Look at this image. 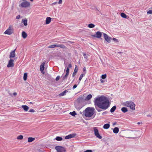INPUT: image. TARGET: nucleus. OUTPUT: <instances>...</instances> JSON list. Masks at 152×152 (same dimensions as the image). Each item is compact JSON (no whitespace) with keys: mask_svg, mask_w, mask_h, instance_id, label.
<instances>
[{"mask_svg":"<svg viewBox=\"0 0 152 152\" xmlns=\"http://www.w3.org/2000/svg\"><path fill=\"white\" fill-rule=\"evenodd\" d=\"M96 110L98 112L107 110L110 106L108 99L104 96L97 97L94 101Z\"/></svg>","mask_w":152,"mask_h":152,"instance_id":"obj_1","label":"nucleus"},{"mask_svg":"<svg viewBox=\"0 0 152 152\" xmlns=\"http://www.w3.org/2000/svg\"><path fill=\"white\" fill-rule=\"evenodd\" d=\"M95 109L94 107H88L85 111V116L87 117H91L94 114Z\"/></svg>","mask_w":152,"mask_h":152,"instance_id":"obj_2","label":"nucleus"},{"mask_svg":"<svg viewBox=\"0 0 152 152\" xmlns=\"http://www.w3.org/2000/svg\"><path fill=\"white\" fill-rule=\"evenodd\" d=\"M123 105L125 106L129 107L132 110H135V104L132 102L126 101L123 103Z\"/></svg>","mask_w":152,"mask_h":152,"instance_id":"obj_3","label":"nucleus"},{"mask_svg":"<svg viewBox=\"0 0 152 152\" xmlns=\"http://www.w3.org/2000/svg\"><path fill=\"white\" fill-rule=\"evenodd\" d=\"M13 33V29L12 26H10L9 28L4 32L5 34L10 35Z\"/></svg>","mask_w":152,"mask_h":152,"instance_id":"obj_4","label":"nucleus"},{"mask_svg":"<svg viewBox=\"0 0 152 152\" xmlns=\"http://www.w3.org/2000/svg\"><path fill=\"white\" fill-rule=\"evenodd\" d=\"M93 130L95 136L99 139H101L102 138V137L100 135L97 127L93 128Z\"/></svg>","mask_w":152,"mask_h":152,"instance_id":"obj_5","label":"nucleus"},{"mask_svg":"<svg viewBox=\"0 0 152 152\" xmlns=\"http://www.w3.org/2000/svg\"><path fill=\"white\" fill-rule=\"evenodd\" d=\"M55 149L57 151V152H66L65 148L62 146H56Z\"/></svg>","mask_w":152,"mask_h":152,"instance_id":"obj_6","label":"nucleus"},{"mask_svg":"<svg viewBox=\"0 0 152 152\" xmlns=\"http://www.w3.org/2000/svg\"><path fill=\"white\" fill-rule=\"evenodd\" d=\"M30 5V3L28 1H24L22 2L20 5V6L22 7H29Z\"/></svg>","mask_w":152,"mask_h":152,"instance_id":"obj_7","label":"nucleus"},{"mask_svg":"<svg viewBox=\"0 0 152 152\" xmlns=\"http://www.w3.org/2000/svg\"><path fill=\"white\" fill-rule=\"evenodd\" d=\"M103 36L106 41L108 43H110L112 39L111 37H109L106 34L103 33Z\"/></svg>","mask_w":152,"mask_h":152,"instance_id":"obj_8","label":"nucleus"},{"mask_svg":"<svg viewBox=\"0 0 152 152\" xmlns=\"http://www.w3.org/2000/svg\"><path fill=\"white\" fill-rule=\"evenodd\" d=\"M85 100V99H84L82 97H79L77 99V101L78 103L80 104L81 105L84 103Z\"/></svg>","mask_w":152,"mask_h":152,"instance_id":"obj_9","label":"nucleus"},{"mask_svg":"<svg viewBox=\"0 0 152 152\" xmlns=\"http://www.w3.org/2000/svg\"><path fill=\"white\" fill-rule=\"evenodd\" d=\"M14 60L12 59H10L8 62V64L7 65L8 67H13L14 66V64L13 63Z\"/></svg>","mask_w":152,"mask_h":152,"instance_id":"obj_10","label":"nucleus"},{"mask_svg":"<svg viewBox=\"0 0 152 152\" xmlns=\"http://www.w3.org/2000/svg\"><path fill=\"white\" fill-rule=\"evenodd\" d=\"M66 75L63 77L62 79L63 80H65L66 79L68 75H69V67H67L66 70Z\"/></svg>","mask_w":152,"mask_h":152,"instance_id":"obj_11","label":"nucleus"},{"mask_svg":"<svg viewBox=\"0 0 152 152\" xmlns=\"http://www.w3.org/2000/svg\"><path fill=\"white\" fill-rule=\"evenodd\" d=\"M102 35V33L100 31H97L96 32V34L93 36L94 37L97 38H100Z\"/></svg>","mask_w":152,"mask_h":152,"instance_id":"obj_12","label":"nucleus"},{"mask_svg":"<svg viewBox=\"0 0 152 152\" xmlns=\"http://www.w3.org/2000/svg\"><path fill=\"white\" fill-rule=\"evenodd\" d=\"M16 49H15L12 51L11 52L10 55V58H14L15 57V52Z\"/></svg>","mask_w":152,"mask_h":152,"instance_id":"obj_13","label":"nucleus"},{"mask_svg":"<svg viewBox=\"0 0 152 152\" xmlns=\"http://www.w3.org/2000/svg\"><path fill=\"white\" fill-rule=\"evenodd\" d=\"M75 136V135L74 134H69L67 136H66L65 138L66 139H68L70 138H72L74 137Z\"/></svg>","mask_w":152,"mask_h":152,"instance_id":"obj_14","label":"nucleus"},{"mask_svg":"<svg viewBox=\"0 0 152 152\" xmlns=\"http://www.w3.org/2000/svg\"><path fill=\"white\" fill-rule=\"evenodd\" d=\"M45 63V62H43L40 66V70L41 72H42L44 70Z\"/></svg>","mask_w":152,"mask_h":152,"instance_id":"obj_15","label":"nucleus"},{"mask_svg":"<svg viewBox=\"0 0 152 152\" xmlns=\"http://www.w3.org/2000/svg\"><path fill=\"white\" fill-rule=\"evenodd\" d=\"M75 67L72 75L73 77H74L75 76L78 70L77 65H75Z\"/></svg>","mask_w":152,"mask_h":152,"instance_id":"obj_16","label":"nucleus"},{"mask_svg":"<svg viewBox=\"0 0 152 152\" xmlns=\"http://www.w3.org/2000/svg\"><path fill=\"white\" fill-rule=\"evenodd\" d=\"M80 104L78 103V104H76L75 105V107L78 110H80L83 106V105H80Z\"/></svg>","mask_w":152,"mask_h":152,"instance_id":"obj_17","label":"nucleus"},{"mask_svg":"<svg viewBox=\"0 0 152 152\" xmlns=\"http://www.w3.org/2000/svg\"><path fill=\"white\" fill-rule=\"evenodd\" d=\"M51 18L49 17H48L46 18V21H45V23L46 24H49L51 20Z\"/></svg>","mask_w":152,"mask_h":152,"instance_id":"obj_18","label":"nucleus"},{"mask_svg":"<svg viewBox=\"0 0 152 152\" xmlns=\"http://www.w3.org/2000/svg\"><path fill=\"white\" fill-rule=\"evenodd\" d=\"M92 95L91 94H89L86 97L85 99L86 101H88L90 100L92 97Z\"/></svg>","mask_w":152,"mask_h":152,"instance_id":"obj_19","label":"nucleus"},{"mask_svg":"<svg viewBox=\"0 0 152 152\" xmlns=\"http://www.w3.org/2000/svg\"><path fill=\"white\" fill-rule=\"evenodd\" d=\"M119 128L117 127H115L113 129V132L115 134H117L118 132Z\"/></svg>","mask_w":152,"mask_h":152,"instance_id":"obj_20","label":"nucleus"},{"mask_svg":"<svg viewBox=\"0 0 152 152\" xmlns=\"http://www.w3.org/2000/svg\"><path fill=\"white\" fill-rule=\"evenodd\" d=\"M28 142H31L34 141L35 140V139L34 138L29 137L28 138Z\"/></svg>","mask_w":152,"mask_h":152,"instance_id":"obj_21","label":"nucleus"},{"mask_svg":"<svg viewBox=\"0 0 152 152\" xmlns=\"http://www.w3.org/2000/svg\"><path fill=\"white\" fill-rule=\"evenodd\" d=\"M110 127V125L108 124H104L103 126V128L105 129H108Z\"/></svg>","mask_w":152,"mask_h":152,"instance_id":"obj_22","label":"nucleus"},{"mask_svg":"<svg viewBox=\"0 0 152 152\" xmlns=\"http://www.w3.org/2000/svg\"><path fill=\"white\" fill-rule=\"evenodd\" d=\"M22 107L26 111H27L29 109V107L26 105H22Z\"/></svg>","mask_w":152,"mask_h":152,"instance_id":"obj_23","label":"nucleus"},{"mask_svg":"<svg viewBox=\"0 0 152 152\" xmlns=\"http://www.w3.org/2000/svg\"><path fill=\"white\" fill-rule=\"evenodd\" d=\"M22 22H23L25 26H26L27 25V20L26 19H23L22 20Z\"/></svg>","mask_w":152,"mask_h":152,"instance_id":"obj_24","label":"nucleus"},{"mask_svg":"<svg viewBox=\"0 0 152 152\" xmlns=\"http://www.w3.org/2000/svg\"><path fill=\"white\" fill-rule=\"evenodd\" d=\"M22 37L24 39H25L26 38L27 36V34L24 31H23L22 33Z\"/></svg>","mask_w":152,"mask_h":152,"instance_id":"obj_25","label":"nucleus"},{"mask_svg":"<svg viewBox=\"0 0 152 152\" xmlns=\"http://www.w3.org/2000/svg\"><path fill=\"white\" fill-rule=\"evenodd\" d=\"M83 56L84 57V59H85V60L86 61H87L88 60V56H89L88 55H87L85 53H83Z\"/></svg>","mask_w":152,"mask_h":152,"instance_id":"obj_26","label":"nucleus"},{"mask_svg":"<svg viewBox=\"0 0 152 152\" xmlns=\"http://www.w3.org/2000/svg\"><path fill=\"white\" fill-rule=\"evenodd\" d=\"M121 111L124 113H125L128 111V109L127 108L123 107L121 109Z\"/></svg>","mask_w":152,"mask_h":152,"instance_id":"obj_27","label":"nucleus"},{"mask_svg":"<svg viewBox=\"0 0 152 152\" xmlns=\"http://www.w3.org/2000/svg\"><path fill=\"white\" fill-rule=\"evenodd\" d=\"M67 90H65L63 92H62L59 94V96H62L64 95L66 93L68 92Z\"/></svg>","mask_w":152,"mask_h":152,"instance_id":"obj_28","label":"nucleus"},{"mask_svg":"<svg viewBox=\"0 0 152 152\" xmlns=\"http://www.w3.org/2000/svg\"><path fill=\"white\" fill-rule=\"evenodd\" d=\"M116 106H113L110 109V112L111 113H113L115 111L116 109Z\"/></svg>","mask_w":152,"mask_h":152,"instance_id":"obj_29","label":"nucleus"},{"mask_svg":"<svg viewBox=\"0 0 152 152\" xmlns=\"http://www.w3.org/2000/svg\"><path fill=\"white\" fill-rule=\"evenodd\" d=\"M95 26V25L92 23H90L88 25V27L90 28H94Z\"/></svg>","mask_w":152,"mask_h":152,"instance_id":"obj_30","label":"nucleus"},{"mask_svg":"<svg viewBox=\"0 0 152 152\" xmlns=\"http://www.w3.org/2000/svg\"><path fill=\"white\" fill-rule=\"evenodd\" d=\"M121 17L123 18H127V15H126L124 13H121Z\"/></svg>","mask_w":152,"mask_h":152,"instance_id":"obj_31","label":"nucleus"},{"mask_svg":"<svg viewBox=\"0 0 152 152\" xmlns=\"http://www.w3.org/2000/svg\"><path fill=\"white\" fill-rule=\"evenodd\" d=\"M69 114L72 116H75L77 114L74 111L72 112H71L69 113Z\"/></svg>","mask_w":152,"mask_h":152,"instance_id":"obj_32","label":"nucleus"},{"mask_svg":"<svg viewBox=\"0 0 152 152\" xmlns=\"http://www.w3.org/2000/svg\"><path fill=\"white\" fill-rule=\"evenodd\" d=\"M27 73H25L23 75V80H26L27 78Z\"/></svg>","mask_w":152,"mask_h":152,"instance_id":"obj_33","label":"nucleus"},{"mask_svg":"<svg viewBox=\"0 0 152 152\" xmlns=\"http://www.w3.org/2000/svg\"><path fill=\"white\" fill-rule=\"evenodd\" d=\"M56 139L57 141H61L62 140V138L61 137H56Z\"/></svg>","mask_w":152,"mask_h":152,"instance_id":"obj_34","label":"nucleus"},{"mask_svg":"<svg viewBox=\"0 0 152 152\" xmlns=\"http://www.w3.org/2000/svg\"><path fill=\"white\" fill-rule=\"evenodd\" d=\"M23 136L22 135H20L18 136L17 137V139L18 140H22L23 139Z\"/></svg>","mask_w":152,"mask_h":152,"instance_id":"obj_35","label":"nucleus"},{"mask_svg":"<svg viewBox=\"0 0 152 152\" xmlns=\"http://www.w3.org/2000/svg\"><path fill=\"white\" fill-rule=\"evenodd\" d=\"M84 75H85V74H82L80 75V77L79 78V80L80 81L81 80L83 77L84 76Z\"/></svg>","mask_w":152,"mask_h":152,"instance_id":"obj_36","label":"nucleus"},{"mask_svg":"<svg viewBox=\"0 0 152 152\" xmlns=\"http://www.w3.org/2000/svg\"><path fill=\"white\" fill-rule=\"evenodd\" d=\"M55 47V44L51 45H50L48 47V48H54Z\"/></svg>","mask_w":152,"mask_h":152,"instance_id":"obj_37","label":"nucleus"},{"mask_svg":"<svg viewBox=\"0 0 152 152\" xmlns=\"http://www.w3.org/2000/svg\"><path fill=\"white\" fill-rule=\"evenodd\" d=\"M139 131H138V130H131V132H130V134H132V133H131V132H133V134H135V133L137 132H138Z\"/></svg>","mask_w":152,"mask_h":152,"instance_id":"obj_38","label":"nucleus"},{"mask_svg":"<svg viewBox=\"0 0 152 152\" xmlns=\"http://www.w3.org/2000/svg\"><path fill=\"white\" fill-rule=\"evenodd\" d=\"M59 47L63 49H64L66 48V47L64 45L62 44H60Z\"/></svg>","mask_w":152,"mask_h":152,"instance_id":"obj_39","label":"nucleus"},{"mask_svg":"<svg viewBox=\"0 0 152 152\" xmlns=\"http://www.w3.org/2000/svg\"><path fill=\"white\" fill-rule=\"evenodd\" d=\"M106 77H107V75L106 74L102 75V77H101L102 78V79H105V78H106Z\"/></svg>","mask_w":152,"mask_h":152,"instance_id":"obj_40","label":"nucleus"},{"mask_svg":"<svg viewBox=\"0 0 152 152\" xmlns=\"http://www.w3.org/2000/svg\"><path fill=\"white\" fill-rule=\"evenodd\" d=\"M147 13L148 14H152V10H150L147 12Z\"/></svg>","mask_w":152,"mask_h":152,"instance_id":"obj_41","label":"nucleus"},{"mask_svg":"<svg viewBox=\"0 0 152 152\" xmlns=\"http://www.w3.org/2000/svg\"><path fill=\"white\" fill-rule=\"evenodd\" d=\"M113 39L114 41H115L116 42H118V40L115 38H113V39Z\"/></svg>","mask_w":152,"mask_h":152,"instance_id":"obj_42","label":"nucleus"},{"mask_svg":"<svg viewBox=\"0 0 152 152\" xmlns=\"http://www.w3.org/2000/svg\"><path fill=\"white\" fill-rule=\"evenodd\" d=\"M60 77L59 76H57L56 79V80L58 81L59 80V79L60 78Z\"/></svg>","mask_w":152,"mask_h":152,"instance_id":"obj_43","label":"nucleus"},{"mask_svg":"<svg viewBox=\"0 0 152 152\" xmlns=\"http://www.w3.org/2000/svg\"><path fill=\"white\" fill-rule=\"evenodd\" d=\"M35 112V110L33 109H30L29 110V112H33V113H34Z\"/></svg>","mask_w":152,"mask_h":152,"instance_id":"obj_44","label":"nucleus"},{"mask_svg":"<svg viewBox=\"0 0 152 152\" xmlns=\"http://www.w3.org/2000/svg\"><path fill=\"white\" fill-rule=\"evenodd\" d=\"M84 152H92V151L90 150H88L85 151Z\"/></svg>","mask_w":152,"mask_h":152,"instance_id":"obj_45","label":"nucleus"},{"mask_svg":"<svg viewBox=\"0 0 152 152\" xmlns=\"http://www.w3.org/2000/svg\"><path fill=\"white\" fill-rule=\"evenodd\" d=\"M77 87V85L76 84L74 85L73 87V89H74L75 88H76Z\"/></svg>","mask_w":152,"mask_h":152,"instance_id":"obj_46","label":"nucleus"},{"mask_svg":"<svg viewBox=\"0 0 152 152\" xmlns=\"http://www.w3.org/2000/svg\"><path fill=\"white\" fill-rule=\"evenodd\" d=\"M20 18V15H17L16 17V19H18Z\"/></svg>","mask_w":152,"mask_h":152,"instance_id":"obj_47","label":"nucleus"},{"mask_svg":"<svg viewBox=\"0 0 152 152\" xmlns=\"http://www.w3.org/2000/svg\"><path fill=\"white\" fill-rule=\"evenodd\" d=\"M62 0H59L58 2V3L60 4H61L62 3Z\"/></svg>","mask_w":152,"mask_h":152,"instance_id":"obj_48","label":"nucleus"},{"mask_svg":"<svg viewBox=\"0 0 152 152\" xmlns=\"http://www.w3.org/2000/svg\"><path fill=\"white\" fill-rule=\"evenodd\" d=\"M55 47H59V46H60V44H55Z\"/></svg>","mask_w":152,"mask_h":152,"instance_id":"obj_49","label":"nucleus"},{"mask_svg":"<svg viewBox=\"0 0 152 152\" xmlns=\"http://www.w3.org/2000/svg\"><path fill=\"white\" fill-rule=\"evenodd\" d=\"M57 3V2H54L52 4V5H54L56 4Z\"/></svg>","mask_w":152,"mask_h":152,"instance_id":"obj_50","label":"nucleus"},{"mask_svg":"<svg viewBox=\"0 0 152 152\" xmlns=\"http://www.w3.org/2000/svg\"><path fill=\"white\" fill-rule=\"evenodd\" d=\"M69 68H71L72 67V65L71 64H69L68 65Z\"/></svg>","mask_w":152,"mask_h":152,"instance_id":"obj_51","label":"nucleus"},{"mask_svg":"<svg viewBox=\"0 0 152 152\" xmlns=\"http://www.w3.org/2000/svg\"><path fill=\"white\" fill-rule=\"evenodd\" d=\"M116 122H115L113 123V126H114L115 125H116Z\"/></svg>","mask_w":152,"mask_h":152,"instance_id":"obj_52","label":"nucleus"},{"mask_svg":"<svg viewBox=\"0 0 152 152\" xmlns=\"http://www.w3.org/2000/svg\"><path fill=\"white\" fill-rule=\"evenodd\" d=\"M17 94L16 92H14L13 93V95L14 96H16Z\"/></svg>","mask_w":152,"mask_h":152,"instance_id":"obj_53","label":"nucleus"},{"mask_svg":"<svg viewBox=\"0 0 152 152\" xmlns=\"http://www.w3.org/2000/svg\"><path fill=\"white\" fill-rule=\"evenodd\" d=\"M100 81H101V83H103L104 82V81L102 79L100 80Z\"/></svg>","mask_w":152,"mask_h":152,"instance_id":"obj_54","label":"nucleus"},{"mask_svg":"<svg viewBox=\"0 0 152 152\" xmlns=\"http://www.w3.org/2000/svg\"><path fill=\"white\" fill-rule=\"evenodd\" d=\"M83 71H86V69L85 68H84L83 69Z\"/></svg>","mask_w":152,"mask_h":152,"instance_id":"obj_55","label":"nucleus"},{"mask_svg":"<svg viewBox=\"0 0 152 152\" xmlns=\"http://www.w3.org/2000/svg\"><path fill=\"white\" fill-rule=\"evenodd\" d=\"M106 112H103V113H102V114L103 115H104V114H106Z\"/></svg>","mask_w":152,"mask_h":152,"instance_id":"obj_56","label":"nucleus"},{"mask_svg":"<svg viewBox=\"0 0 152 152\" xmlns=\"http://www.w3.org/2000/svg\"><path fill=\"white\" fill-rule=\"evenodd\" d=\"M141 123V122H138V123H137V124H140Z\"/></svg>","mask_w":152,"mask_h":152,"instance_id":"obj_57","label":"nucleus"},{"mask_svg":"<svg viewBox=\"0 0 152 152\" xmlns=\"http://www.w3.org/2000/svg\"><path fill=\"white\" fill-rule=\"evenodd\" d=\"M147 116L148 117H151V115H147Z\"/></svg>","mask_w":152,"mask_h":152,"instance_id":"obj_58","label":"nucleus"},{"mask_svg":"<svg viewBox=\"0 0 152 152\" xmlns=\"http://www.w3.org/2000/svg\"><path fill=\"white\" fill-rule=\"evenodd\" d=\"M70 42L71 43H73V42Z\"/></svg>","mask_w":152,"mask_h":152,"instance_id":"obj_59","label":"nucleus"},{"mask_svg":"<svg viewBox=\"0 0 152 152\" xmlns=\"http://www.w3.org/2000/svg\"><path fill=\"white\" fill-rule=\"evenodd\" d=\"M30 104H32V102H30Z\"/></svg>","mask_w":152,"mask_h":152,"instance_id":"obj_60","label":"nucleus"},{"mask_svg":"<svg viewBox=\"0 0 152 152\" xmlns=\"http://www.w3.org/2000/svg\"><path fill=\"white\" fill-rule=\"evenodd\" d=\"M31 1H33V0H30Z\"/></svg>","mask_w":152,"mask_h":152,"instance_id":"obj_61","label":"nucleus"}]
</instances>
